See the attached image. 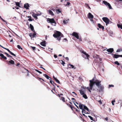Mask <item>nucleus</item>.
I'll list each match as a JSON object with an SVG mask.
<instances>
[{"instance_id":"nucleus-1","label":"nucleus","mask_w":122,"mask_h":122,"mask_svg":"<svg viewBox=\"0 0 122 122\" xmlns=\"http://www.w3.org/2000/svg\"><path fill=\"white\" fill-rule=\"evenodd\" d=\"M90 83L89 84V87H87V88L90 92H91V90H92L93 86L95 83L96 84V85L97 86L99 87L101 86L100 83L101 82V81L97 80L94 81V78H93L92 80H90Z\"/></svg>"},{"instance_id":"nucleus-2","label":"nucleus","mask_w":122,"mask_h":122,"mask_svg":"<svg viewBox=\"0 0 122 122\" xmlns=\"http://www.w3.org/2000/svg\"><path fill=\"white\" fill-rule=\"evenodd\" d=\"M53 36L54 37L56 38L57 40L59 41H60L61 38L63 36V35L60 32L58 31H57L55 34L53 35Z\"/></svg>"},{"instance_id":"nucleus-3","label":"nucleus","mask_w":122,"mask_h":122,"mask_svg":"<svg viewBox=\"0 0 122 122\" xmlns=\"http://www.w3.org/2000/svg\"><path fill=\"white\" fill-rule=\"evenodd\" d=\"M47 20L48 21H49V23H52L51 24L52 25L54 26H56V23L55 21L54 18H48L47 19Z\"/></svg>"},{"instance_id":"nucleus-4","label":"nucleus","mask_w":122,"mask_h":122,"mask_svg":"<svg viewBox=\"0 0 122 122\" xmlns=\"http://www.w3.org/2000/svg\"><path fill=\"white\" fill-rule=\"evenodd\" d=\"M87 17L89 19L90 21L94 23L93 18L94 16L90 13H89L87 15Z\"/></svg>"},{"instance_id":"nucleus-5","label":"nucleus","mask_w":122,"mask_h":122,"mask_svg":"<svg viewBox=\"0 0 122 122\" xmlns=\"http://www.w3.org/2000/svg\"><path fill=\"white\" fill-rule=\"evenodd\" d=\"M102 19L105 23L106 25L109 24L110 20L107 17H103L102 18Z\"/></svg>"},{"instance_id":"nucleus-6","label":"nucleus","mask_w":122,"mask_h":122,"mask_svg":"<svg viewBox=\"0 0 122 122\" xmlns=\"http://www.w3.org/2000/svg\"><path fill=\"white\" fill-rule=\"evenodd\" d=\"M103 2L105 5H107L110 9H112L111 6L109 3H108L107 2L105 1H103Z\"/></svg>"},{"instance_id":"nucleus-7","label":"nucleus","mask_w":122,"mask_h":122,"mask_svg":"<svg viewBox=\"0 0 122 122\" xmlns=\"http://www.w3.org/2000/svg\"><path fill=\"white\" fill-rule=\"evenodd\" d=\"M82 53L84 54V55H83V57H84L85 58H88V57H89V56L88 54H87L84 51H82Z\"/></svg>"},{"instance_id":"nucleus-8","label":"nucleus","mask_w":122,"mask_h":122,"mask_svg":"<svg viewBox=\"0 0 122 122\" xmlns=\"http://www.w3.org/2000/svg\"><path fill=\"white\" fill-rule=\"evenodd\" d=\"M72 35L75 37L77 39H79V37L78 34L76 32H74L72 34Z\"/></svg>"},{"instance_id":"nucleus-9","label":"nucleus","mask_w":122,"mask_h":122,"mask_svg":"<svg viewBox=\"0 0 122 122\" xmlns=\"http://www.w3.org/2000/svg\"><path fill=\"white\" fill-rule=\"evenodd\" d=\"M84 106H85L84 105L82 104H81V103H79V107L80 109L82 110H83V108Z\"/></svg>"},{"instance_id":"nucleus-10","label":"nucleus","mask_w":122,"mask_h":122,"mask_svg":"<svg viewBox=\"0 0 122 122\" xmlns=\"http://www.w3.org/2000/svg\"><path fill=\"white\" fill-rule=\"evenodd\" d=\"M49 14L53 16L54 15V14L51 10H48Z\"/></svg>"},{"instance_id":"nucleus-11","label":"nucleus","mask_w":122,"mask_h":122,"mask_svg":"<svg viewBox=\"0 0 122 122\" xmlns=\"http://www.w3.org/2000/svg\"><path fill=\"white\" fill-rule=\"evenodd\" d=\"M4 48L7 50L8 52H9L12 55L15 56V55L13 53L11 52L9 49H8L6 48Z\"/></svg>"},{"instance_id":"nucleus-12","label":"nucleus","mask_w":122,"mask_h":122,"mask_svg":"<svg viewBox=\"0 0 122 122\" xmlns=\"http://www.w3.org/2000/svg\"><path fill=\"white\" fill-rule=\"evenodd\" d=\"M29 6L28 4L27 3L25 4L24 5V8L26 9H28Z\"/></svg>"},{"instance_id":"nucleus-13","label":"nucleus","mask_w":122,"mask_h":122,"mask_svg":"<svg viewBox=\"0 0 122 122\" xmlns=\"http://www.w3.org/2000/svg\"><path fill=\"white\" fill-rule=\"evenodd\" d=\"M119 57H122V55H119L117 54H114V57L116 58H117Z\"/></svg>"},{"instance_id":"nucleus-14","label":"nucleus","mask_w":122,"mask_h":122,"mask_svg":"<svg viewBox=\"0 0 122 122\" xmlns=\"http://www.w3.org/2000/svg\"><path fill=\"white\" fill-rule=\"evenodd\" d=\"M113 51V48H110L107 50V51L108 52L112 53Z\"/></svg>"},{"instance_id":"nucleus-15","label":"nucleus","mask_w":122,"mask_h":122,"mask_svg":"<svg viewBox=\"0 0 122 122\" xmlns=\"http://www.w3.org/2000/svg\"><path fill=\"white\" fill-rule=\"evenodd\" d=\"M32 16L35 18L36 19H37L38 18L36 16V14L34 12H32Z\"/></svg>"},{"instance_id":"nucleus-16","label":"nucleus","mask_w":122,"mask_h":122,"mask_svg":"<svg viewBox=\"0 0 122 122\" xmlns=\"http://www.w3.org/2000/svg\"><path fill=\"white\" fill-rule=\"evenodd\" d=\"M0 56H1L2 58H3L5 59L6 60L7 59V58L4 55L2 54H0Z\"/></svg>"},{"instance_id":"nucleus-17","label":"nucleus","mask_w":122,"mask_h":122,"mask_svg":"<svg viewBox=\"0 0 122 122\" xmlns=\"http://www.w3.org/2000/svg\"><path fill=\"white\" fill-rule=\"evenodd\" d=\"M43 76L47 79H49L50 80L51 79V78L46 74H44Z\"/></svg>"},{"instance_id":"nucleus-18","label":"nucleus","mask_w":122,"mask_h":122,"mask_svg":"<svg viewBox=\"0 0 122 122\" xmlns=\"http://www.w3.org/2000/svg\"><path fill=\"white\" fill-rule=\"evenodd\" d=\"M40 44L41 46H46L45 41L41 42Z\"/></svg>"},{"instance_id":"nucleus-19","label":"nucleus","mask_w":122,"mask_h":122,"mask_svg":"<svg viewBox=\"0 0 122 122\" xmlns=\"http://www.w3.org/2000/svg\"><path fill=\"white\" fill-rule=\"evenodd\" d=\"M98 26L99 28H102L103 30L104 29V26L101 25L100 24H98Z\"/></svg>"},{"instance_id":"nucleus-20","label":"nucleus","mask_w":122,"mask_h":122,"mask_svg":"<svg viewBox=\"0 0 122 122\" xmlns=\"http://www.w3.org/2000/svg\"><path fill=\"white\" fill-rule=\"evenodd\" d=\"M8 62L12 65L15 64L14 61L12 60H11L10 61H8Z\"/></svg>"},{"instance_id":"nucleus-21","label":"nucleus","mask_w":122,"mask_h":122,"mask_svg":"<svg viewBox=\"0 0 122 122\" xmlns=\"http://www.w3.org/2000/svg\"><path fill=\"white\" fill-rule=\"evenodd\" d=\"M69 20V19L67 20H64L63 21V23L64 24H66L68 23Z\"/></svg>"},{"instance_id":"nucleus-22","label":"nucleus","mask_w":122,"mask_h":122,"mask_svg":"<svg viewBox=\"0 0 122 122\" xmlns=\"http://www.w3.org/2000/svg\"><path fill=\"white\" fill-rule=\"evenodd\" d=\"M117 26L119 28H120L122 29V24H117Z\"/></svg>"},{"instance_id":"nucleus-23","label":"nucleus","mask_w":122,"mask_h":122,"mask_svg":"<svg viewBox=\"0 0 122 122\" xmlns=\"http://www.w3.org/2000/svg\"><path fill=\"white\" fill-rule=\"evenodd\" d=\"M30 25L31 30L32 31H33L34 30L33 26L31 24H30Z\"/></svg>"},{"instance_id":"nucleus-24","label":"nucleus","mask_w":122,"mask_h":122,"mask_svg":"<svg viewBox=\"0 0 122 122\" xmlns=\"http://www.w3.org/2000/svg\"><path fill=\"white\" fill-rule=\"evenodd\" d=\"M83 109H84L85 110H86L88 112H89V109L86 107L85 106H84V107L83 108Z\"/></svg>"},{"instance_id":"nucleus-25","label":"nucleus","mask_w":122,"mask_h":122,"mask_svg":"<svg viewBox=\"0 0 122 122\" xmlns=\"http://www.w3.org/2000/svg\"><path fill=\"white\" fill-rule=\"evenodd\" d=\"M79 91L80 92L81 95H83L85 94V93L84 92L82 91L81 90H79Z\"/></svg>"},{"instance_id":"nucleus-26","label":"nucleus","mask_w":122,"mask_h":122,"mask_svg":"<svg viewBox=\"0 0 122 122\" xmlns=\"http://www.w3.org/2000/svg\"><path fill=\"white\" fill-rule=\"evenodd\" d=\"M68 66H70V67H69V68H73L74 67V66L73 65H72L71 64H69L68 65Z\"/></svg>"},{"instance_id":"nucleus-27","label":"nucleus","mask_w":122,"mask_h":122,"mask_svg":"<svg viewBox=\"0 0 122 122\" xmlns=\"http://www.w3.org/2000/svg\"><path fill=\"white\" fill-rule=\"evenodd\" d=\"M82 113H84L86 114H89L88 112H86V111L83 109L82 110Z\"/></svg>"},{"instance_id":"nucleus-28","label":"nucleus","mask_w":122,"mask_h":122,"mask_svg":"<svg viewBox=\"0 0 122 122\" xmlns=\"http://www.w3.org/2000/svg\"><path fill=\"white\" fill-rule=\"evenodd\" d=\"M82 97H83L85 99H87V97L86 95L85 94L82 95Z\"/></svg>"},{"instance_id":"nucleus-29","label":"nucleus","mask_w":122,"mask_h":122,"mask_svg":"<svg viewBox=\"0 0 122 122\" xmlns=\"http://www.w3.org/2000/svg\"><path fill=\"white\" fill-rule=\"evenodd\" d=\"M55 80L56 81V82L59 84H60V82L59 80L56 78H55Z\"/></svg>"},{"instance_id":"nucleus-30","label":"nucleus","mask_w":122,"mask_h":122,"mask_svg":"<svg viewBox=\"0 0 122 122\" xmlns=\"http://www.w3.org/2000/svg\"><path fill=\"white\" fill-rule=\"evenodd\" d=\"M56 13L57 14H59V13H60L61 12V11H60V10L58 9H57L56 11Z\"/></svg>"},{"instance_id":"nucleus-31","label":"nucleus","mask_w":122,"mask_h":122,"mask_svg":"<svg viewBox=\"0 0 122 122\" xmlns=\"http://www.w3.org/2000/svg\"><path fill=\"white\" fill-rule=\"evenodd\" d=\"M70 4V3L69 2H67V4L64 5L65 6H67Z\"/></svg>"},{"instance_id":"nucleus-32","label":"nucleus","mask_w":122,"mask_h":122,"mask_svg":"<svg viewBox=\"0 0 122 122\" xmlns=\"http://www.w3.org/2000/svg\"><path fill=\"white\" fill-rule=\"evenodd\" d=\"M17 48L19 49H21V50H22V48H21L20 46L19 45H18L17 46Z\"/></svg>"},{"instance_id":"nucleus-33","label":"nucleus","mask_w":122,"mask_h":122,"mask_svg":"<svg viewBox=\"0 0 122 122\" xmlns=\"http://www.w3.org/2000/svg\"><path fill=\"white\" fill-rule=\"evenodd\" d=\"M35 70L37 71V72H38L40 74H41L42 73L41 72L38 71V70L36 69H35Z\"/></svg>"},{"instance_id":"nucleus-34","label":"nucleus","mask_w":122,"mask_h":122,"mask_svg":"<svg viewBox=\"0 0 122 122\" xmlns=\"http://www.w3.org/2000/svg\"><path fill=\"white\" fill-rule=\"evenodd\" d=\"M115 63L117 65L119 66L120 65L119 63L117 61H116L115 62Z\"/></svg>"},{"instance_id":"nucleus-35","label":"nucleus","mask_w":122,"mask_h":122,"mask_svg":"<svg viewBox=\"0 0 122 122\" xmlns=\"http://www.w3.org/2000/svg\"><path fill=\"white\" fill-rule=\"evenodd\" d=\"M72 93L74 94L72 95L74 97L75 96H76L77 95V94L75 92H72Z\"/></svg>"},{"instance_id":"nucleus-36","label":"nucleus","mask_w":122,"mask_h":122,"mask_svg":"<svg viewBox=\"0 0 122 122\" xmlns=\"http://www.w3.org/2000/svg\"><path fill=\"white\" fill-rule=\"evenodd\" d=\"M61 99L63 102H65V98L62 97H61Z\"/></svg>"},{"instance_id":"nucleus-37","label":"nucleus","mask_w":122,"mask_h":122,"mask_svg":"<svg viewBox=\"0 0 122 122\" xmlns=\"http://www.w3.org/2000/svg\"><path fill=\"white\" fill-rule=\"evenodd\" d=\"M16 5L18 6H19L20 3L18 2H16Z\"/></svg>"},{"instance_id":"nucleus-38","label":"nucleus","mask_w":122,"mask_h":122,"mask_svg":"<svg viewBox=\"0 0 122 122\" xmlns=\"http://www.w3.org/2000/svg\"><path fill=\"white\" fill-rule=\"evenodd\" d=\"M88 117L90 118V119L92 120H93V118L91 116H88Z\"/></svg>"},{"instance_id":"nucleus-39","label":"nucleus","mask_w":122,"mask_h":122,"mask_svg":"<svg viewBox=\"0 0 122 122\" xmlns=\"http://www.w3.org/2000/svg\"><path fill=\"white\" fill-rule=\"evenodd\" d=\"M121 51H122V49L121 50V49H119L117 50V51L116 52H120Z\"/></svg>"},{"instance_id":"nucleus-40","label":"nucleus","mask_w":122,"mask_h":122,"mask_svg":"<svg viewBox=\"0 0 122 122\" xmlns=\"http://www.w3.org/2000/svg\"><path fill=\"white\" fill-rule=\"evenodd\" d=\"M50 82L51 83L52 85H54V82L53 81H50Z\"/></svg>"},{"instance_id":"nucleus-41","label":"nucleus","mask_w":122,"mask_h":122,"mask_svg":"<svg viewBox=\"0 0 122 122\" xmlns=\"http://www.w3.org/2000/svg\"><path fill=\"white\" fill-rule=\"evenodd\" d=\"M41 13H40V14H39V13H37L36 14V16H39L40 15H41Z\"/></svg>"},{"instance_id":"nucleus-42","label":"nucleus","mask_w":122,"mask_h":122,"mask_svg":"<svg viewBox=\"0 0 122 122\" xmlns=\"http://www.w3.org/2000/svg\"><path fill=\"white\" fill-rule=\"evenodd\" d=\"M115 100L112 101V105H114V102H115Z\"/></svg>"},{"instance_id":"nucleus-43","label":"nucleus","mask_w":122,"mask_h":122,"mask_svg":"<svg viewBox=\"0 0 122 122\" xmlns=\"http://www.w3.org/2000/svg\"><path fill=\"white\" fill-rule=\"evenodd\" d=\"M114 86L112 85H109V87H113Z\"/></svg>"},{"instance_id":"nucleus-44","label":"nucleus","mask_w":122,"mask_h":122,"mask_svg":"<svg viewBox=\"0 0 122 122\" xmlns=\"http://www.w3.org/2000/svg\"><path fill=\"white\" fill-rule=\"evenodd\" d=\"M64 40L66 41H67V39L66 38H64L63 39V41H64Z\"/></svg>"},{"instance_id":"nucleus-45","label":"nucleus","mask_w":122,"mask_h":122,"mask_svg":"<svg viewBox=\"0 0 122 122\" xmlns=\"http://www.w3.org/2000/svg\"><path fill=\"white\" fill-rule=\"evenodd\" d=\"M31 48L33 50H34L35 48V47H32V46H31Z\"/></svg>"},{"instance_id":"nucleus-46","label":"nucleus","mask_w":122,"mask_h":122,"mask_svg":"<svg viewBox=\"0 0 122 122\" xmlns=\"http://www.w3.org/2000/svg\"><path fill=\"white\" fill-rule=\"evenodd\" d=\"M62 61V62L61 63V64L64 66V65L65 64V62Z\"/></svg>"},{"instance_id":"nucleus-47","label":"nucleus","mask_w":122,"mask_h":122,"mask_svg":"<svg viewBox=\"0 0 122 122\" xmlns=\"http://www.w3.org/2000/svg\"><path fill=\"white\" fill-rule=\"evenodd\" d=\"M75 100V99L74 98H72V100L73 102H75L76 101H74L73 100Z\"/></svg>"},{"instance_id":"nucleus-48","label":"nucleus","mask_w":122,"mask_h":122,"mask_svg":"<svg viewBox=\"0 0 122 122\" xmlns=\"http://www.w3.org/2000/svg\"><path fill=\"white\" fill-rule=\"evenodd\" d=\"M28 20L29 21H31L32 20L31 19V18H29L28 19Z\"/></svg>"},{"instance_id":"nucleus-49","label":"nucleus","mask_w":122,"mask_h":122,"mask_svg":"<svg viewBox=\"0 0 122 122\" xmlns=\"http://www.w3.org/2000/svg\"><path fill=\"white\" fill-rule=\"evenodd\" d=\"M74 104H75V105L77 107V108H78V106H77V105H76V103H75V102H74Z\"/></svg>"},{"instance_id":"nucleus-50","label":"nucleus","mask_w":122,"mask_h":122,"mask_svg":"<svg viewBox=\"0 0 122 122\" xmlns=\"http://www.w3.org/2000/svg\"><path fill=\"white\" fill-rule=\"evenodd\" d=\"M7 56L8 57H11V58H12V57L11 56L9 55L8 54H7Z\"/></svg>"},{"instance_id":"nucleus-51","label":"nucleus","mask_w":122,"mask_h":122,"mask_svg":"<svg viewBox=\"0 0 122 122\" xmlns=\"http://www.w3.org/2000/svg\"><path fill=\"white\" fill-rule=\"evenodd\" d=\"M54 57L55 58H56L57 57V56L56 55H54Z\"/></svg>"},{"instance_id":"nucleus-52","label":"nucleus","mask_w":122,"mask_h":122,"mask_svg":"<svg viewBox=\"0 0 122 122\" xmlns=\"http://www.w3.org/2000/svg\"><path fill=\"white\" fill-rule=\"evenodd\" d=\"M4 22H5V21L3 19H2L1 17V18H0Z\"/></svg>"},{"instance_id":"nucleus-53","label":"nucleus","mask_w":122,"mask_h":122,"mask_svg":"<svg viewBox=\"0 0 122 122\" xmlns=\"http://www.w3.org/2000/svg\"><path fill=\"white\" fill-rule=\"evenodd\" d=\"M66 59L67 60V61H69V59L68 57H66Z\"/></svg>"},{"instance_id":"nucleus-54","label":"nucleus","mask_w":122,"mask_h":122,"mask_svg":"<svg viewBox=\"0 0 122 122\" xmlns=\"http://www.w3.org/2000/svg\"><path fill=\"white\" fill-rule=\"evenodd\" d=\"M36 35V34H35V33H34L33 34V35H32V36L34 37Z\"/></svg>"},{"instance_id":"nucleus-55","label":"nucleus","mask_w":122,"mask_h":122,"mask_svg":"<svg viewBox=\"0 0 122 122\" xmlns=\"http://www.w3.org/2000/svg\"><path fill=\"white\" fill-rule=\"evenodd\" d=\"M98 102L100 103V104L102 103V102L101 100H99L98 101Z\"/></svg>"},{"instance_id":"nucleus-56","label":"nucleus","mask_w":122,"mask_h":122,"mask_svg":"<svg viewBox=\"0 0 122 122\" xmlns=\"http://www.w3.org/2000/svg\"><path fill=\"white\" fill-rule=\"evenodd\" d=\"M51 10H52L53 11H55V9H53V8H51Z\"/></svg>"},{"instance_id":"nucleus-57","label":"nucleus","mask_w":122,"mask_h":122,"mask_svg":"<svg viewBox=\"0 0 122 122\" xmlns=\"http://www.w3.org/2000/svg\"><path fill=\"white\" fill-rule=\"evenodd\" d=\"M40 67V68H42L43 69L45 70V68H44L43 67H42L41 66V67Z\"/></svg>"},{"instance_id":"nucleus-58","label":"nucleus","mask_w":122,"mask_h":122,"mask_svg":"<svg viewBox=\"0 0 122 122\" xmlns=\"http://www.w3.org/2000/svg\"><path fill=\"white\" fill-rule=\"evenodd\" d=\"M105 119L107 121L108 120V118L107 117H106Z\"/></svg>"},{"instance_id":"nucleus-59","label":"nucleus","mask_w":122,"mask_h":122,"mask_svg":"<svg viewBox=\"0 0 122 122\" xmlns=\"http://www.w3.org/2000/svg\"><path fill=\"white\" fill-rule=\"evenodd\" d=\"M85 5H86V6H88V5L87 4H86Z\"/></svg>"},{"instance_id":"nucleus-60","label":"nucleus","mask_w":122,"mask_h":122,"mask_svg":"<svg viewBox=\"0 0 122 122\" xmlns=\"http://www.w3.org/2000/svg\"><path fill=\"white\" fill-rule=\"evenodd\" d=\"M4 53V54H6V55H7V54H8L7 53H6V52H5V53Z\"/></svg>"},{"instance_id":"nucleus-61","label":"nucleus","mask_w":122,"mask_h":122,"mask_svg":"<svg viewBox=\"0 0 122 122\" xmlns=\"http://www.w3.org/2000/svg\"><path fill=\"white\" fill-rule=\"evenodd\" d=\"M0 46H1V47H2V48H5L4 47H3L2 46H1V45H0Z\"/></svg>"},{"instance_id":"nucleus-62","label":"nucleus","mask_w":122,"mask_h":122,"mask_svg":"<svg viewBox=\"0 0 122 122\" xmlns=\"http://www.w3.org/2000/svg\"><path fill=\"white\" fill-rule=\"evenodd\" d=\"M19 63H18L16 65V66H19Z\"/></svg>"},{"instance_id":"nucleus-63","label":"nucleus","mask_w":122,"mask_h":122,"mask_svg":"<svg viewBox=\"0 0 122 122\" xmlns=\"http://www.w3.org/2000/svg\"><path fill=\"white\" fill-rule=\"evenodd\" d=\"M53 78H54V80H55V78H56L54 77V76H53Z\"/></svg>"},{"instance_id":"nucleus-64","label":"nucleus","mask_w":122,"mask_h":122,"mask_svg":"<svg viewBox=\"0 0 122 122\" xmlns=\"http://www.w3.org/2000/svg\"><path fill=\"white\" fill-rule=\"evenodd\" d=\"M75 103L77 104V105H78V103L76 102H75Z\"/></svg>"}]
</instances>
